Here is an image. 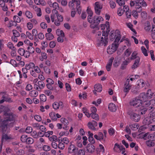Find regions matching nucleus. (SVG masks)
Here are the masks:
<instances>
[{"instance_id":"nucleus-1","label":"nucleus","mask_w":155,"mask_h":155,"mask_svg":"<svg viewBox=\"0 0 155 155\" xmlns=\"http://www.w3.org/2000/svg\"><path fill=\"white\" fill-rule=\"evenodd\" d=\"M135 5V8L137 10H138V12H140L142 10V7H145L147 6V5L144 0H134L131 1L130 5L131 7L134 6Z\"/></svg>"},{"instance_id":"nucleus-2","label":"nucleus","mask_w":155,"mask_h":155,"mask_svg":"<svg viewBox=\"0 0 155 155\" xmlns=\"http://www.w3.org/2000/svg\"><path fill=\"white\" fill-rule=\"evenodd\" d=\"M54 14L51 15V18L52 22H54V23L56 26L60 25L61 23L63 20V17L61 15L59 14L58 12L54 13Z\"/></svg>"},{"instance_id":"nucleus-3","label":"nucleus","mask_w":155,"mask_h":155,"mask_svg":"<svg viewBox=\"0 0 155 155\" xmlns=\"http://www.w3.org/2000/svg\"><path fill=\"white\" fill-rule=\"evenodd\" d=\"M1 110L2 112H3L4 115L9 117V120H14L15 114L12 112H9L10 111V107L8 105L6 106L1 105Z\"/></svg>"},{"instance_id":"nucleus-4","label":"nucleus","mask_w":155,"mask_h":155,"mask_svg":"<svg viewBox=\"0 0 155 155\" xmlns=\"http://www.w3.org/2000/svg\"><path fill=\"white\" fill-rule=\"evenodd\" d=\"M139 99L141 101V102L143 105H146L148 107L151 104L152 102L154 103L155 104V101L154 100H152L150 101H148L147 95L144 93H142L140 94L139 96Z\"/></svg>"},{"instance_id":"nucleus-5","label":"nucleus","mask_w":155,"mask_h":155,"mask_svg":"<svg viewBox=\"0 0 155 155\" xmlns=\"http://www.w3.org/2000/svg\"><path fill=\"white\" fill-rule=\"evenodd\" d=\"M109 37L111 41H113L115 38L114 42L118 43L121 38L120 31L118 30H116L115 31H111L110 33Z\"/></svg>"},{"instance_id":"nucleus-6","label":"nucleus","mask_w":155,"mask_h":155,"mask_svg":"<svg viewBox=\"0 0 155 155\" xmlns=\"http://www.w3.org/2000/svg\"><path fill=\"white\" fill-rule=\"evenodd\" d=\"M103 21V18L100 16H94L93 18L91 19V22H89L91 24V28H97L98 25Z\"/></svg>"},{"instance_id":"nucleus-7","label":"nucleus","mask_w":155,"mask_h":155,"mask_svg":"<svg viewBox=\"0 0 155 155\" xmlns=\"http://www.w3.org/2000/svg\"><path fill=\"white\" fill-rule=\"evenodd\" d=\"M128 114L130 116V118L135 122H138L140 119V117L139 114L135 112L134 110H130L128 112Z\"/></svg>"},{"instance_id":"nucleus-8","label":"nucleus","mask_w":155,"mask_h":155,"mask_svg":"<svg viewBox=\"0 0 155 155\" xmlns=\"http://www.w3.org/2000/svg\"><path fill=\"white\" fill-rule=\"evenodd\" d=\"M118 43L114 42L111 45L108 46L107 52L109 54H112L117 50L118 47Z\"/></svg>"},{"instance_id":"nucleus-9","label":"nucleus","mask_w":155,"mask_h":155,"mask_svg":"<svg viewBox=\"0 0 155 155\" xmlns=\"http://www.w3.org/2000/svg\"><path fill=\"white\" fill-rule=\"evenodd\" d=\"M109 32H107V30L106 31V32H104L102 33V36H104V38L103 37H101L100 41L98 43L99 45H104V46H106L108 43L107 37L108 35Z\"/></svg>"},{"instance_id":"nucleus-10","label":"nucleus","mask_w":155,"mask_h":155,"mask_svg":"<svg viewBox=\"0 0 155 155\" xmlns=\"http://www.w3.org/2000/svg\"><path fill=\"white\" fill-rule=\"evenodd\" d=\"M131 85L130 84V80L129 78H126L124 82L123 87V91L127 94L131 89Z\"/></svg>"},{"instance_id":"nucleus-11","label":"nucleus","mask_w":155,"mask_h":155,"mask_svg":"<svg viewBox=\"0 0 155 155\" xmlns=\"http://www.w3.org/2000/svg\"><path fill=\"white\" fill-rule=\"evenodd\" d=\"M130 104L131 106H133L135 107H139L143 104L141 101L137 98H133L130 102Z\"/></svg>"},{"instance_id":"nucleus-12","label":"nucleus","mask_w":155,"mask_h":155,"mask_svg":"<svg viewBox=\"0 0 155 155\" xmlns=\"http://www.w3.org/2000/svg\"><path fill=\"white\" fill-rule=\"evenodd\" d=\"M91 113L90 114L91 117L96 120H98L99 119L98 115L96 113L97 111L96 108L94 107H92L91 108Z\"/></svg>"},{"instance_id":"nucleus-13","label":"nucleus","mask_w":155,"mask_h":155,"mask_svg":"<svg viewBox=\"0 0 155 155\" xmlns=\"http://www.w3.org/2000/svg\"><path fill=\"white\" fill-rule=\"evenodd\" d=\"M21 140L22 142H26L28 144H32L34 142V140L31 137H27V136L25 135H22L21 137Z\"/></svg>"},{"instance_id":"nucleus-14","label":"nucleus","mask_w":155,"mask_h":155,"mask_svg":"<svg viewBox=\"0 0 155 155\" xmlns=\"http://www.w3.org/2000/svg\"><path fill=\"white\" fill-rule=\"evenodd\" d=\"M45 86L44 83L42 81H39L37 84H35L34 88L38 91H40L41 89L44 87Z\"/></svg>"},{"instance_id":"nucleus-15","label":"nucleus","mask_w":155,"mask_h":155,"mask_svg":"<svg viewBox=\"0 0 155 155\" xmlns=\"http://www.w3.org/2000/svg\"><path fill=\"white\" fill-rule=\"evenodd\" d=\"M94 8L95 13L97 15H100L101 10L102 8L101 4L99 2H96L94 4Z\"/></svg>"},{"instance_id":"nucleus-16","label":"nucleus","mask_w":155,"mask_h":155,"mask_svg":"<svg viewBox=\"0 0 155 155\" xmlns=\"http://www.w3.org/2000/svg\"><path fill=\"white\" fill-rule=\"evenodd\" d=\"M52 106L53 108L55 110H57L59 108L62 109L63 107V103L61 101L58 102H55L53 103Z\"/></svg>"},{"instance_id":"nucleus-17","label":"nucleus","mask_w":155,"mask_h":155,"mask_svg":"<svg viewBox=\"0 0 155 155\" xmlns=\"http://www.w3.org/2000/svg\"><path fill=\"white\" fill-rule=\"evenodd\" d=\"M31 8L36 12L37 15L38 17H40L42 15L41 11L40 8H38L36 5H33Z\"/></svg>"},{"instance_id":"nucleus-18","label":"nucleus","mask_w":155,"mask_h":155,"mask_svg":"<svg viewBox=\"0 0 155 155\" xmlns=\"http://www.w3.org/2000/svg\"><path fill=\"white\" fill-rule=\"evenodd\" d=\"M124 8L125 9V14L127 18H130L131 15V11L129 10L128 6L125 5L124 6Z\"/></svg>"},{"instance_id":"nucleus-19","label":"nucleus","mask_w":155,"mask_h":155,"mask_svg":"<svg viewBox=\"0 0 155 155\" xmlns=\"http://www.w3.org/2000/svg\"><path fill=\"white\" fill-rule=\"evenodd\" d=\"M152 109L153 107L151 106L147 108L142 106L140 107V112L141 114H144L147 111H150V109Z\"/></svg>"},{"instance_id":"nucleus-20","label":"nucleus","mask_w":155,"mask_h":155,"mask_svg":"<svg viewBox=\"0 0 155 155\" xmlns=\"http://www.w3.org/2000/svg\"><path fill=\"white\" fill-rule=\"evenodd\" d=\"M48 3L51 7H52L54 8V9L52 10L53 13H55V12H58L56 9H58V8L59 7V6L57 3L54 2L52 4H51V2H49Z\"/></svg>"},{"instance_id":"nucleus-21","label":"nucleus","mask_w":155,"mask_h":155,"mask_svg":"<svg viewBox=\"0 0 155 155\" xmlns=\"http://www.w3.org/2000/svg\"><path fill=\"white\" fill-rule=\"evenodd\" d=\"M87 150L89 153H92L95 150V147L91 144H89L87 146Z\"/></svg>"},{"instance_id":"nucleus-22","label":"nucleus","mask_w":155,"mask_h":155,"mask_svg":"<svg viewBox=\"0 0 155 155\" xmlns=\"http://www.w3.org/2000/svg\"><path fill=\"white\" fill-rule=\"evenodd\" d=\"M9 117H8L7 119L6 120H4L2 121V123L1 126L0 127V128H1L2 129L4 128H7V125L8 124V122L12 121L13 120H9Z\"/></svg>"},{"instance_id":"nucleus-23","label":"nucleus","mask_w":155,"mask_h":155,"mask_svg":"<svg viewBox=\"0 0 155 155\" xmlns=\"http://www.w3.org/2000/svg\"><path fill=\"white\" fill-rule=\"evenodd\" d=\"M146 94L147 96L148 100L152 98L155 99V93H152L150 89H149L147 90Z\"/></svg>"},{"instance_id":"nucleus-24","label":"nucleus","mask_w":155,"mask_h":155,"mask_svg":"<svg viewBox=\"0 0 155 155\" xmlns=\"http://www.w3.org/2000/svg\"><path fill=\"white\" fill-rule=\"evenodd\" d=\"M76 150V148L75 146L72 144H71L68 148V152L69 153H74Z\"/></svg>"},{"instance_id":"nucleus-25","label":"nucleus","mask_w":155,"mask_h":155,"mask_svg":"<svg viewBox=\"0 0 155 155\" xmlns=\"http://www.w3.org/2000/svg\"><path fill=\"white\" fill-rule=\"evenodd\" d=\"M87 12L88 15L87 16V21L88 22H91V17L93 15V12L91 9L89 8L88 7L87 9Z\"/></svg>"},{"instance_id":"nucleus-26","label":"nucleus","mask_w":155,"mask_h":155,"mask_svg":"<svg viewBox=\"0 0 155 155\" xmlns=\"http://www.w3.org/2000/svg\"><path fill=\"white\" fill-rule=\"evenodd\" d=\"M140 61V57L137 58V59L135 60L131 68L133 69H134L139 66Z\"/></svg>"},{"instance_id":"nucleus-27","label":"nucleus","mask_w":155,"mask_h":155,"mask_svg":"<svg viewBox=\"0 0 155 155\" xmlns=\"http://www.w3.org/2000/svg\"><path fill=\"white\" fill-rule=\"evenodd\" d=\"M113 59V58H111L109 59L108 63L106 66V69L107 71H109L110 70Z\"/></svg>"},{"instance_id":"nucleus-28","label":"nucleus","mask_w":155,"mask_h":155,"mask_svg":"<svg viewBox=\"0 0 155 155\" xmlns=\"http://www.w3.org/2000/svg\"><path fill=\"white\" fill-rule=\"evenodd\" d=\"M108 108L110 111L112 112H115L117 110L115 105L113 103H110L109 104Z\"/></svg>"},{"instance_id":"nucleus-29","label":"nucleus","mask_w":155,"mask_h":155,"mask_svg":"<svg viewBox=\"0 0 155 155\" xmlns=\"http://www.w3.org/2000/svg\"><path fill=\"white\" fill-rule=\"evenodd\" d=\"M94 88V90L97 92H101L102 90V86L100 84H96Z\"/></svg>"},{"instance_id":"nucleus-30","label":"nucleus","mask_w":155,"mask_h":155,"mask_svg":"<svg viewBox=\"0 0 155 155\" xmlns=\"http://www.w3.org/2000/svg\"><path fill=\"white\" fill-rule=\"evenodd\" d=\"M143 122L145 125H148L152 123V120L151 118L147 117L143 120Z\"/></svg>"},{"instance_id":"nucleus-31","label":"nucleus","mask_w":155,"mask_h":155,"mask_svg":"<svg viewBox=\"0 0 155 155\" xmlns=\"http://www.w3.org/2000/svg\"><path fill=\"white\" fill-rule=\"evenodd\" d=\"M25 15L26 17L28 19H31L33 17L32 13L28 10L25 11Z\"/></svg>"},{"instance_id":"nucleus-32","label":"nucleus","mask_w":155,"mask_h":155,"mask_svg":"<svg viewBox=\"0 0 155 155\" xmlns=\"http://www.w3.org/2000/svg\"><path fill=\"white\" fill-rule=\"evenodd\" d=\"M125 12V9L124 8V6L123 8L120 7L118 8L117 11V14L119 16H121Z\"/></svg>"},{"instance_id":"nucleus-33","label":"nucleus","mask_w":155,"mask_h":155,"mask_svg":"<svg viewBox=\"0 0 155 155\" xmlns=\"http://www.w3.org/2000/svg\"><path fill=\"white\" fill-rule=\"evenodd\" d=\"M45 36L46 39L49 41L53 39L54 38L53 35L51 33H47Z\"/></svg>"},{"instance_id":"nucleus-34","label":"nucleus","mask_w":155,"mask_h":155,"mask_svg":"<svg viewBox=\"0 0 155 155\" xmlns=\"http://www.w3.org/2000/svg\"><path fill=\"white\" fill-rule=\"evenodd\" d=\"M35 66V64L34 63L31 62L26 64L25 65V67L27 68V69H28V70L34 68Z\"/></svg>"},{"instance_id":"nucleus-35","label":"nucleus","mask_w":155,"mask_h":155,"mask_svg":"<svg viewBox=\"0 0 155 155\" xmlns=\"http://www.w3.org/2000/svg\"><path fill=\"white\" fill-rule=\"evenodd\" d=\"M61 123H62L65 126L67 125L68 123V120L64 118H61ZM67 128V127L66 126H65V127H63V128L64 129H66Z\"/></svg>"},{"instance_id":"nucleus-36","label":"nucleus","mask_w":155,"mask_h":155,"mask_svg":"<svg viewBox=\"0 0 155 155\" xmlns=\"http://www.w3.org/2000/svg\"><path fill=\"white\" fill-rule=\"evenodd\" d=\"M29 94L31 97H36L38 95V92L35 90H32L31 91Z\"/></svg>"},{"instance_id":"nucleus-37","label":"nucleus","mask_w":155,"mask_h":155,"mask_svg":"<svg viewBox=\"0 0 155 155\" xmlns=\"http://www.w3.org/2000/svg\"><path fill=\"white\" fill-rule=\"evenodd\" d=\"M137 85L140 87L142 88L145 85L144 81L143 80L140 79L138 81Z\"/></svg>"},{"instance_id":"nucleus-38","label":"nucleus","mask_w":155,"mask_h":155,"mask_svg":"<svg viewBox=\"0 0 155 155\" xmlns=\"http://www.w3.org/2000/svg\"><path fill=\"white\" fill-rule=\"evenodd\" d=\"M49 116L51 119L55 121L57 120L56 114L54 112H51L49 114Z\"/></svg>"},{"instance_id":"nucleus-39","label":"nucleus","mask_w":155,"mask_h":155,"mask_svg":"<svg viewBox=\"0 0 155 155\" xmlns=\"http://www.w3.org/2000/svg\"><path fill=\"white\" fill-rule=\"evenodd\" d=\"M83 112L87 117H90L91 116L90 114L88 112V110L86 107H83L82 109Z\"/></svg>"},{"instance_id":"nucleus-40","label":"nucleus","mask_w":155,"mask_h":155,"mask_svg":"<svg viewBox=\"0 0 155 155\" xmlns=\"http://www.w3.org/2000/svg\"><path fill=\"white\" fill-rule=\"evenodd\" d=\"M146 144L149 147L153 146L154 145V143L152 140H147L146 141Z\"/></svg>"},{"instance_id":"nucleus-41","label":"nucleus","mask_w":155,"mask_h":155,"mask_svg":"<svg viewBox=\"0 0 155 155\" xmlns=\"http://www.w3.org/2000/svg\"><path fill=\"white\" fill-rule=\"evenodd\" d=\"M130 62L129 58H127L125 60L123 61L122 64V69H124V66L127 65Z\"/></svg>"},{"instance_id":"nucleus-42","label":"nucleus","mask_w":155,"mask_h":155,"mask_svg":"<svg viewBox=\"0 0 155 155\" xmlns=\"http://www.w3.org/2000/svg\"><path fill=\"white\" fill-rule=\"evenodd\" d=\"M130 127L132 130H136L138 129L139 126H138V124H131V125H130Z\"/></svg>"},{"instance_id":"nucleus-43","label":"nucleus","mask_w":155,"mask_h":155,"mask_svg":"<svg viewBox=\"0 0 155 155\" xmlns=\"http://www.w3.org/2000/svg\"><path fill=\"white\" fill-rule=\"evenodd\" d=\"M49 139L50 141L52 142H53V141L56 142L58 140L57 137L55 135H52V136L49 137Z\"/></svg>"},{"instance_id":"nucleus-44","label":"nucleus","mask_w":155,"mask_h":155,"mask_svg":"<svg viewBox=\"0 0 155 155\" xmlns=\"http://www.w3.org/2000/svg\"><path fill=\"white\" fill-rule=\"evenodd\" d=\"M32 32L33 34V35L35 37V40L36 41H38V40L36 37L37 35H38L37 30L35 29H33L32 30Z\"/></svg>"},{"instance_id":"nucleus-45","label":"nucleus","mask_w":155,"mask_h":155,"mask_svg":"<svg viewBox=\"0 0 155 155\" xmlns=\"http://www.w3.org/2000/svg\"><path fill=\"white\" fill-rule=\"evenodd\" d=\"M56 33L58 36L63 37L64 36L63 31L62 30H60L59 29H58L56 30Z\"/></svg>"},{"instance_id":"nucleus-46","label":"nucleus","mask_w":155,"mask_h":155,"mask_svg":"<svg viewBox=\"0 0 155 155\" xmlns=\"http://www.w3.org/2000/svg\"><path fill=\"white\" fill-rule=\"evenodd\" d=\"M42 149L45 151H48L51 150V148L49 146L45 145L43 146Z\"/></svg>"},{"instance_id":"nucleus-47","label":"nucleus","mask_w":155,"mask_h":155,"mask_svg":"<svg viewBox=\"0 0 155 155\" xmlns=\"http://www.w3.org/2000/svg\"><path fill=\"white\" fill-rule=\"evenodd\" d=\"M142 53L144 56H148V53L147 50L144 46H142L141 48Z\"/></svg>"},{"instance_id":"nucleus-48","label":"nucleus","mask_w":155,"mask_h":155,"mask_svg":"<svg viewBox=\"0 0 155 155\" xmlns=\"http://www.w3.org/2000/svg\"><path fill=\"white\" fill-rule=\"evenodd\" d=\"M40 102H45L47 100L46 97L45 95L44 94H41L40 96Z\"/></svg>"},{"instance_id":"nucleus-49","label":"nucleus","mask_w":155,"mask_h":155,"mask_svg":"<svg viewBox=\"0 0 155 155\" xmlns=\"http://www.w3.org/2000/svg\"><path fill=\"white\" fill-rule=\"evenodd\" d=\"M87 126L90 129L93 130H95L96 129L95 127L93 126L92 124V123H91V122H89L88 123Z\"/></svg>"},{"instance_id":"nucleus-50","label":"nucleus","mask_w":155,"mask_h":155,"mask_svg":"<svg viewBox=\"0 0 155 155\" xmlns=\"http://www.w3.org/2000/svg\"><path fill=\"white\" fill-rule=\"evenodd\" d=\"M26 148L28 149V151L29 152L33 153L35 151V150L31 146L29 145L28 146H26Z\"/></svg>"},{"instance_id":"nucleus-51","label":"nucleus","mask_w":155,"mask_h":155,"mask_svg":"<svg viewBox=\"0 0 155 155\" xmlns=\"http://www.w3.org/2000/svg\"><path fill=\"white\" fill-rule=\"evenodd\" d=\"M116 2L120 6H122L125 4L124 0H117Z\"/></svg>"},{"instance_id":"nucleus-52","label":"nucleus","mask_w":155,"mask_h":155,"mask_svg":"<svg viewBox=\"0 0 155 155\" xmlns=\"http://www.w3.org/2000/svg\"><path fill=\"white\" fill-rule=\"evenodd\" d=\"M12 32L13 35V36L18 37L20 36V33L17 30H12Z\"/></svg>"},{"instance_id":"nucleus-53","label":"nucleus","mask_w":155,"mask_h":155,"mask_svg":"<svg viewBox=\"0 0 155 155\" xmlns=\"http://www.w3.org/2000/svg\"><path fill=\"white\" fill-rule=\"evenodd\" d=\"M2 98L3 99H5V101L8 102L9 103H12L13 102V100H12L11 98L10 97L3 96Z\"/></svg>"},{"instance_id":"nucleus-54","label":"nucleus","mask_w":155,"mask_h":155,"mask_svg":"<svg viewBox=\"0 0 155 155\" xmlns=\"http://www.w3.org/2000/svg\"><path fill=\"white\" fill-rule=\"evenodd\" d=\"M26 35L31 40L33 39L34 38L33 35L30 32L27 31L26 32Z\"/></svg>"},{"instance_id":"nucleus-55","label":"nucleus","mask_w":155,"mask_h":155,"mask_svg":"<svg viewBox=\"0 0 155 155\" xmlns=\"http://www.w3.org/2000/svg\"><path fill=\"white\" fill-rule=\"evenodd\" d=\"M14 20L16 23H19L21 22L20 18L18 16L15 15L13 17Z\"/></svg>"},{"instance_id":"nucleus-56","label":"nucleus","mask_w":155,"mask_h":155,"mask_svg":"<svg viewBox=\"0 0 155 155\" xmlns=\"http://www.w3.org/2000/svg\"><path fill=\"white\" fill-rule=\"evenodd\" d=\"M137 54V53L136 51L133 52L131 55V57L130 58L131 59L133 60L134 59H137V58L139 57L136 56Z\"/></svg>"},{"instance_id":"nucleus-57","label":"nucleus","mask_w":155,"mask_h":155,"mask_svg":"<svg viewBox=\"0 0 155 155\" xmlns=\"http://www.w3.org/2000/svg\"><path fill=\"white\" fill-rule=\"evenodd\" d=\"M7 46L9 49L11 50L15 49V48L14 46L13 45L11 42H9L7 44Z\"/></svg>"},{"instance_id":"nucleus-58","label":"nucleus","mask_w":155,"mask_h":155,"mask_svg":"<svg viewBox=\"0 0 155 155\" xmlns=\"http://www.w3.org/2000/svg\"><path fill=\"white\" fill-rule=\"evenodd\" d=\"M32 131V128L31 127H27L25 129V132L28 134L31 133Z\"/></svg>"},{"instance_id":"nucleus-59","label":"nucleus","mask_w":155,"mask_h":155,"mask_svg":"<svg viewBox=\"0 0 155 155\" xmlns=\"http://www.w3.org/2000/svg\"><path fill=\"white\" fill-rule=\"evenodd\" d=\"M137 12H138V10H133L132 12V15L136 18H138V15Z\"/></svg>"},{"instance_id":"nucleus-60","label":"nucleus","mask_w":155,"mask_h":155,"mask_svg":"<svg viewBox=\"0 0 155 155\" xmlns=\"http://www.w3.org/2000/svg\"><path fill=\"white\" fill-rule=\"evenodd\" d=\"M108 132L110 136H112L115 133V130L113 128H111L108 130Z\"/></svg>"},{"instance_id":"nucleus-61","label":"nucleus","mask_w":155,"mask_h":155,"mask_svg":"<svg viewBox=\"0 0 155 155\" xmlns=\"http://www.w3.org/2000/svg\"><path fill=\"white\" fill-rule=\"evenodd\" d=\"M110 8L112 9L114 8L116 6L115 2L113 1L110 2Z\"/></svg>"},{"instance_id":"nucleus-62","label":"nucleus","mask_w":155,"mask_h":155,"mask_svg":"<svg viewBox=\"0 0 155 155\" xmlns=\"http://www.w3.org/2000/svg\"><path fill=\"white\" fill-rule=\"evenodd\" d=\"M151 28V25L149 22L147 23V25L145 27L144 29L146 31H149Z\"/></svg>"},{"instance_id":"nucleus-63","label":"nucleus","mask_w":155,"mask_h":155,"mask_svg":"<svg viewBox=\"0 0 155 155\" xmlns=\"http://www.w3.org/2000/svg\"><path fill=\"white\" fill-rule=\"evenodd\" d=\"M25 51V50L24 49L20 48L18 50V52L21 55L23 56L24 55Z\"/></svg>"},{"instance_id":"nucleus-64","label":"nucleus","mask_w":155,"mask_h":155,"mask_svg":"<svg viewBox=\"0 0 155 155\" xmlns=\"http://www.w3.org/2000/svg\"><path fill=\"white\" fill-rule=\"evenodd\" d=\"M85 152L84 150L83 149L79 150L78 153V155H85Z\"/></svg>"}]
</instances>
